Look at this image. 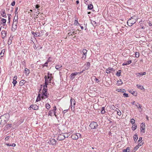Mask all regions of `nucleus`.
<instances>
[{"label":"nucleus","instance_id":"obj_42","mask_svg":"<svg viewBox=\"0 0 152 152\" xmlns=\"http://www.w3.org/2000/svg\"><path fill=\"white\" fill-rule=\"evenodd\" d=\"M47 93V89H43L42 91V93Z\"/></svg>","mask_w":152,"mask_h":152},{"label":"nucleus","instance_id":"obj_12","mask_svg":"<svg viewBox=\"0 0 152 152\" xmlns=\"http://www.w3.org/2000/svg\"><path fill=\"white\" fill-rule=\"evenodd\" d=\"M1 37L4 39L6 36L7 32L3 30L1 32Z\"/></svg>","mask_w":152,"mask_h":152},{"label":"nucleus","instance_id":"obj_16","mask_svg":"<svg viewBox=\"0 0 152 152\" xmlns=\"http://www.w3.org/2000/svg\"><path fill=\"white\" fill-rule=\"evenodd\" d=\"M71 104H73L74 105L75 104V99L71 97L70 99Z\"/></svg>","mask_w":152,"mask_h":152},{"label":"nucleus","instance_id":"obj_35","mask_svg":"<svg viewBox=\"0 0 152 152\" xmlns=\"http://www.w3.org/2000/svg\"><path fill=\"white\" fill-rule=\"evenodd\" d=\"M138 148V147H137L136 146L134 148V149L132 152H135L137 150Z\"/></svg>","mask_w":152,"mask_h":152},{"label":"nucleus","instance_id":"obj_55","mask_svg":"<svg viewBox=\"0 0 152 152\" xmlns=\"http://www.w3.org/2000/svg\"><path fill=\"white\" fill-rule=\"evenodd\" d=\"M17 78V76H15L13 78V80H16Z\"/></svg>","mask_w":152,"mask_h":152},{"label":"nucleus","instance_id":"obj_41","mask_svg":"<svg viewBox=\"0 0 152 152\" xmlns=\"http://www.w3.org/2000/svg\"><path fill=\"white\" fill-rule=\"evenodd\" d=\"M53 111H50L49 112V113H48V115L50 116H52V113H53L52 112Z\"/></svg>","mask_w":152,"mask_h":152},{"label":"nucleus","instance_id":"obj_8","mask_svg":"<svg viewBox=\"0 0 152 152\" xmlns=\"http://www.w3.org/2000/svg\"><path fill=\"white\" fill-rule=\"evenodd\" d=\"M87 50L86 49H83L82 52L83 53V55L82 57V58L83 60H85L86 58V54Z\"/></svg>","mask_w":152,"mask_h":152},{"label":"nucleus","instance_id":"obj_45","mask_svg":"<svg viewBox=\"0 0 152 152\" xmlns=\"http://www.w3.org/2000/svg\"><path fill=\"white\" fill-rule=\"evenodd\" d=\"M15 4V1H13V2L11 3V5L12 6H14Z\"/></svg>","mask_w":152,"mask_h":152},{"label":"nucleus","instance_id":"obj_51","mask_svg":"<svg viewBox=\"0 0 152 152\" xmlns=\"http://www.w3.org/2000/svg\"><path fill=\"white\" fill-rule=\"evenodd\" d=\"M10 138V137L9 136H7L5 138V140H8Z\"/></svg>","mask_w":152,"mask_h":152},{"label":"nucleus","instance_id":"obj_23","mask_svg":"<svg viewBox=\"0 0 152 152\" xmlns=\"http://www.w3.org/2000/svg\"><path fill=\"white\" fill-rule=\"evenodd\" d=\"M136 86L138 88H139L141 90H143V89H144L143 86H142L141 85L137 84V85Z\"/></svg>","mask_w":152,"mask_h":152},{"label":"nucleus","instance_id":"obj_56","mask_svg":"<svg viewBox=\"0 0 152 152\" xmlns=\"http://www.w3.org/2000/svg\"><path fill=\"white\" fill-rule=\"evenodd\" d=\"M105 110H102L101 111V113L102 114H104L105 113Z\"/></svg>","mask_w":152,"mask_h":152},{"label":"nucleus","instance_id":"obj_60","mask_svg":"<svg viewBox=\"0 0 152 152\" xmlns=\"http://www.w3.org/2000/svg\"><path fill=\"white\" fill-rule=\"evenodd\" d=\"M16 145L15 144V143H12V145H11V146L12 147H15Z\"/></svg>","mask_w":152,"mask_h":152},{"label":"nucleus","instance_id":"obj_2","mask_svg":"<svg viewBox=\"0 0 152 152\" xmlns=\"http://www.w3.org/2000/svg\"><path fill=\"white\" fill-rule=\"evenodd\" d=\"M1 115L0 117V119L1 120V123L3 125H4L8 121V120L9 117V115L8 113H5L4 114L2 112L1 113Z\"/></svg>","mask_w":152,"mask_h":152},{"label":"nucleus","instance_id":"obj_39","mask_svg":"<svg viewBox=\"0 0 152 152\" xmlns=\"http://www.w3.org/2000/svg\"><path fill=\"white\" fill-rule=\"evenodd\" d=\"M1 22L2 23H5L6 21V20L5 19L3 18V19H2L1 20Z\"/></svg>","mask_w":152,"mask_h":152},{"label":"nucleus","instance_id":"obj_4","mask_svg":"<svg viewBox=\"0 0 152 152\" xmlns=\"http://www.w3.org/2000/svg\"><path fill=\"white\" fill-rule=\"evenodd\" d=\"M89 126L92 129H96L97 127L98 124L96 122L93 121L91 123Z\"/></svg>","mask_w":152,"mask_h":152},{"label":"nucleus","instance_id":"obj_7","mask_svg":"<svg viewBox=\"0 0 152 152\" xmlns=\"http://www.w3.org/2000/svg\"><path fill=\"white\" fill-rule=\"evenodd\" d=\"M38 106L36 105H31L29 108V110H31L32 108L34 110H37L38 109Z\"/></svg>","mask_w":152,"mask_h":152},{"label":"nucleus","instance_id":"obj_58","mask_svg":"<svg viewBox=\"0 0 152 152\" xmlns=\"http://www.w3.org/2000/svg\"><path fill=\"white\" fill-rule=\"evenodd\" d=\"M47 85H44L43 86V89H47Z\"/></svg>","mask_w":152,"mask_h":152},{"label":"nucleus","instance_id":"obj_33","mask_svg":"<svg viewBox=\"0 0 152 152\" xmlns=\"http://www.w3.org/2000/svg\"><path fill=\"white\" fill-rule=\"evenodd\" d=\"M71 108L72 111L74 112V105L73 106L72 104H71Z\"/></svg>","mask_w":152,"mask_h":152},{"label":"nucleus","instance_id":"obj_62","mask_svg":"<svg viewBox=\"0 0 152 152\" xmlns=\"http://www.w3.org/2000/svg\"><path fill=\"white\" fill-rule=\"evenodd\" d=\"M48 62H46L45 63V64H44V66H48Z\"/></svg>","mask_w":152,"mask_h":152},{"label":"nucleus","instance_id":"obj_1","mask_svg":"<svg viewBox=\"0 0 152 152\" xmlns=\"http://www.w3.org/2000/svg\"><path fill=\"white\" fill-rule=\"evenodd\" d=\"M18 7H17L15 8V15L14 18L12 26V30L13 31H15L17 28V24L18 23Z\"/></svg>","mask_w":152,"mask_h":152},{"label":"nucleus","instance_id":"obj_34","mask_svg":"<svg viewBox=\"0 0 152 152\" xmlns=\"http://www.w3.org/2000/svg\"><path fill=\"white\" fill-rule=\"evenodd\" d=\"M76 33L75 32V31H72V32L70 33V32H69V33H68V34L69 35H72V34L75 35L76 34Z\"/></svg>","mask_w":152,"mask_h":152},{"label":"nucleus","instance_id":"obj_63","mask_svg":"<svg viewBox=\"0 0 152 152\" xmlns=\"http://www.w3.org/2000/svg\"><path fill=\"white\" fill-rule=\"evenodd\" d=\"M142 137H140L138 141L139 142L140 141H141L142 140Z\"/></svg>","mask_w":152,"mask_h":152},{"label":"nucleus","instance_id":"obj_46","mask_svg":"<svg viewBox=\"0 0 152 152\" xmlns=\"http://www.w3.org/2000/svg\"><path fill=\"white\" fill-rule=\"evenodd\" d=\"M40 99H41L40 97H37L36 99V101L37 102H38L40 100Z\"/></svg>","mask_w":152,"mask_h":152},{"label":"nucleus","instance_id":"obj_27","mask_svg":"<svg viewBox=\"0 0 152 152\" xmlns=\"http://www.w3.org/2000/svg\"><path fill=\"white\" fill-rule=\"evenodd\" d=\"M25 81L24 80H22L20 82V86H22L25 83Z\"/></svg>","mask_w":152,"mask_h":152},{"label":"nucleus","instance_id":"obj_26","mask_svg":"<svg viewBox=\"0 0 152 152\" xmlns=\"http://www.w3.org/2000/svg\"><path fill=\"white\" fill-rule=\"evenodd\" d=\"M93 8V6L92 4H89L88 7V9L89 10H91Z\"/></svg>","mask_w":152,"mask_h":152},{"label":"nucleus","instance_id":"obj_47","mask_svg":"<svg viewBox=\"0 0 152 152\" xmlns=\"http://www.w3.org/2000/svg\"><path fill=\"white\" fill-rule=\"evenodd\" d=\"M132 62V61L131 60H129L128 61H127V64H131Z\"/></svg>","mask_w":152,"mask_h":152},{"label":"nucleus","instance_id":"obj_59","mask_svg":"<svg viewBox=\"0 0 152 152\" xmlns=\"http://www.w3.org/2000/svg\"><path fill=\"white\" fill-rule=\"evenodd\" d=\"M39 6L38 5V4L36 5V6H35V8H36V9H38V8H39Z\"/></svg>","mask_w":152,"mask_h":152},{"label":"nucleus","instance_id":"obj_25","mask_svg":"<svg viewBox=\"0 0 152 152\" xmlns=\"http://www.w3.org/2000/svg\"><path fill=\"white\" fill-rule=\"evenodd\" d=\"M62 65H57L56 66L55 68L57 70H59L62 67Z\"/></svg>","mask_w":152,"mask_h":152},{"label":"nucleus","instance_id":"obj_40","mask_svg":"<svg viewBox=\"0 0 152 152\" xmlns=\"http://www.w3.org/2000/svg\"><path fill=\"white\" fill-rule=\"evenodd\" d=\"M139 56V53L138 52H136L135 53V57L136 58H138Z\"/></svg>","mask_w":152,"mask_h":152},{"label":"nucleus","instance_id":"obj_6","mask_svg":"<svg viewBox=\"0 0 152 152\" xmlns=\"http://www.w3.org/2000/svg\"><path fill=\"white\" fill-rule=\"evenodd\" d=\"M140 131L141 132L143 133H145V123H142L140 125Z\"/></svg>","mask_w":152,"mask_h":152},{"label":"nucleus","instance_id":"obj_53","mask_svg":"<svg viewBox=\"0 0 152 152\" xmlns=\"http://www.w3.org/2000/svg\"><path fill=\"white\" fill-rule=\"evenodd\" d=\"M68 110H64L63 111V113L64 114L66 112H67Z\"/></svg>","mask_w":152,"mask_h":152},{"label":"nucleus","instance_id":"obj_57","mask_svg":"<svg viewBox=\"0 0 152 152\" xmlns=\"http://www.w3.org/2000/svg\"><path fill=\"white\" fill-rule=\"evenodd\" d=\"M137 104H138L139 106L138 107V108H140L141 109L142 107V105L140 104H139L138 103H137Z\"/></svg>","mask_w":152,"mask_h":152},{"label":"nucleus","instance_id":"obj_11","mask_svg":"<svg viewBox=\"0 0 152 152\" xmlns=\"http://www.w3.org/2000/svg\"><path fill=\"white\" fill-rule=\"evenodd\" d=\"M48 95L49 94H47V93H42V98L43 99L48 98Z\"/></svg>","mask_w":152,"mask_h":152},{"label":"nucleus","instance_id":"obj_49","mask_svg":"<svg viewBox=\"0 0 152 152\" xmlns=\"http://www.w3.org/2000/svg\"><path fill=\"white\" fill-rule=\"evenodd\" d=\"M86 65L87 66H88V67H90V63L88 62H87V64H86Z\"/></svg>","mask_w":152,"mask_h":152},{"label":"nucleus","instance_id":"obj_5","mask_svg":"<svg viewBox=\"0 0 152 152\" xmlns=\"http://www.w3.org/2000/svg\"><path fill=\"white\" fill-rule=\"evenodd\" d=\"M66 137H65V135H64L62 134H61L58 135V136L57 140L60 141L61 140H64L65 138Z\"/></svg>","mask_w":152,"mask_h":152},{"label":"nucleus","instance_id":"obj_43","mask_svg":"<svg viewBox=\"0 0 152 152\" xmlns=\"http://www.w3.org/2000/svg\"><path fill=\"white\" fill-rule=\"evenodd\" d=\"M17 83V81H16V80H13V84L14 86H15Z\"/></svg>","mask_w":152,"mask_h":152},{"label":"nucleus","instance_id":"obj_61","mask_svg":"<svg viewBox=\"0 0 152 152\" xmlns=\"http://www.w3.org/2000/svg\"><path fill=\"white\" fill-rule=\"evenodd\" d=\"M89 67L87 66L86 65V66H85V69L86 70H87L89 68Z\"/></svg>","mask_w":152,"mask_h":152},{"label":"nucleus","instance_id":"obj_54","mask_svg":"<svg viewBox=\"0 0 152 152\" xmlns=\"http://www.w3.org/2000/svg\"><path fill=\"white\" fill-rule=\"evenodd\" d=\"M116 91L120 92H122V89H117L116 90Z\"/></svg>","mask_w":152,"mask_h":152},{"label":"nucleus","instance_id":"obj_37","mask_svg":"<svg viewBox=\"0 0 152 152\" xmlns=\"http://www.w3.org/2000/svg\"><path fill=\"white\" fill-rule=\"evenodd\" d=\"M91 23L94 26H96L97 25L96 22L94 21H91Z\"/></svg>","mask_w":152,"mask_h":152},{"label":"nucleus","instance_id":"obj_48","mask_svg":"<svg viewBox=\"0 0 152 152\" xmlns=\"http://www.w3.org/2000/svg\"><path fill=\"white\" fill-rule=\"evenodd\" d=\"M21 64L23 66H25V61H22L21 63Z\"/></svg>","mask_w":152,"mask_h":152},{"label":"nucleus","instance_id":"obj_64","mask_svg":"<svg viewBox=\"0 0 152 152\" xmlns=\"http://www.w3.org/2000/svg\"><path fill=\"white\" fill-rule=\"evenodd\" d=\"M125 91H125V89H122V92H122L123 93H124V92H125Z\"/></svg>","mask_w":152,"mask_h":152},{"label":"nucleus","instance_id":"obj_32","mask_svg":"<svg viewBox=\"0 0 152 152\" xmlns=\"http://www.w3.org/2000/svg\"><path fill=\"white\" fill-rule=\"evenodd\" d=\"M132 128L133 130H134L137 129V126L134 124L132 126Z\"/></svg>","mask_w":152,"mask_h":152},{"label":"nucleus","instance_id":"obj_10","mask_svg":"<svg viewBox=\"0 0 152 152\" xmlns=\"http://www.w3.org/2000/svg\"><path fill=\"white\" fill-rule=\"evenodd\" d=\"M52 74H50L49 72L48 73V79H49L48 83H50L51 80L53 78V77L52 76Z\"/></svg>","mask_w":152,"mask_h":152},{"label":"nucleus","instance_id":"obj_38","mask_svg":"<svg viewBox=\"0 0 152 152\" xmlns=\"http://www.w3.org/2000/svg\"><path fill=\"white\" fill-rule=\"evenodd\" d=\"M135 122V120L134 119L132 118L131 121V123L132 124H134Z\"/></svg>","mask_w":152,"mask_h":152},{"label":"nucleus","instance_id":"obj_28","mask_svg":"<svg viewBox=\"0 0 152 152\" xmlns=\"http://www.w3.org/2000/svg\"><path fill=\"white\" fill-rule=\"evenodd\" d=\"M135 137H134V141H136L138 139V135L137 134H135L134 135Z\"/></svg>","mask_w":152,"mask_h":152},{"label":"nucleus","instance_id":"obj_14","mask_svg":"<svg viewBox=\"0 0 152 152\" xmlns=\"http://www.w3.org/2000/svg\"><path fill=\"white\" fill-rule=\"evenodd\" d=\"M56 141L55 139H52L51 140H50L49 142V143L50 144L54 145L56 143Z\"/></svg>","mask_w":152,"mask_h":152},{"label":"nucleus","instance_id":"obj_31","mask_svg":"<svg viewBox=\"0 0 152 152\" xmlns=\"http://www.w3.org/2000/svg\"><path fill=\"white\" fill-rule=\"evenodd\" d=\"M45 106H46V108L48 110L50 108V104L48 103H47L46 104Z\"/></svg>","mask_w":152,"mask_h":152},{"label":"nucleus","instance_id":"obj_15","mask_svg":"<svg viewBox=\"0 0 152 152\" xmlns=\"http://www.w3.org/2000/svg\"><path fill=\"white\" fill-rule=\"evenodd\" d=\"M24 73H25L26 75H28L30 73L29 70L27 68L25 69Z\"/></svg>","mask_w":152,"mask_h":152},{"label":"nucleus","instance_id":"obj_17","mask_svg":"<svg viewBox=\"0 0 152 152\" xmlns=\"http://www.w3.org/2000/svg\"><path fill=\"white\" fill-rule=\"evenodd\" d=\"M146 73L145 72H143L137 73L136 74L137 76H139L140 75H146Z\"/></svg>","mask_w":152,"mask_h":152},{"label":"nucleus","instance_id":"obj_52","mask_svg":"<svg viewBox=\"0 0 152 152\" xmlns=\"http://www.w3.org/2000/svg\"><path fill=\"white\" fill-rule=\"evenodd\" d=\"M76 134H77V136L78 138H79V137H80L81 136V135L80 133H77Z\"/></svg>","mask_w":152,"mask_h":152},{"label":"nucleus","instance_id":"obj_21","mask_svg":"<svg viewBox=\"0 0 152 152\" xmlns=\"http://www.w3.org/2000/svg\"><path fill=\"white\" fill-rule=\"evenodd\" d=\"M123 83V82L121 80H118L117 83V85L118 86L121 85Z\"/></svg>","mask_w":152,"mask_h":152},{"label":"nucleus","instance_id":"obj_22","mask_svg":"<svg viewBox=\"0 0 152 152\" xmlns=\"http://www.w3.org/2000/svg\"><path fill=\"white\" fill-rule=\"evenodd\" d=\"M112 70H113V68H108L106 69V72L107 73H110Z\"/></svg>","mask_w":152,"mask_h":152},{"label":"nucleus","instance_id":"obj_29","mask_svg":"<svg viewBox=\"0 0 152 152\" xmlns=\"http://www.w3.org/2000/svg\"><path fill=\"white\" fill-rule=\"evenodd\" d=\"M121 70H120L118 71V72L116 74V75L117 76L119 77V76H120V75H121Z\"/></svg>","mask_w":152,"mask_h":152},{"label":"nucleus","instance_id":"obj_9","mask_svg":"<svg viewBox=\"0 0 152 152\" xmlns=\"http://www.w3.org/2000/svg\"><path fill=\"white\" fill-rule=\"evenodd\" d=\"M78 73L77 72H75L73 73H72L70 76V78L71 80H73L75 77L78 74Z\"/></svg>","mask_w":152,"mask_h":152},{"label":"nucleus","instance_id":"obj_24","mask_svg":"<svg viewBox=\"0 0 152 152\" xmlns=\"http://www.w3.org/2000/svg\"><path fill=\"white\" fill-rule=\"evenodd\" d=\"M32 33L34 36H36V37H40L41 36L40 34H38L37 33H35L34 32H32Z\"/></svg>","mask_w":152,"mask_h":152},{"label":"nucleus","instance_id":"obj_20","mask_svg":"<svg viewBox=\"0 0 152 152\" xmlns=\"http://www.w3.org/2000/svg\"><path fill=\"white\" fill-rule=\"evenodd\" d=\"M130 149L129 147H127L126 149L123 150V152H130Z\"/></svg>","mask_w":152,"mask_h":152},{"label":"nucleus","instance_id":"obj_30","mask_svg":"<svg viewBox=\"0 0 152 152\" xmlns=\"http://www.w3.org/2000/svg\"><path fill=\"white\" fill-rule=\"evenodd\" d=\"M74 25L76 26H78L79 25V23H78L77 20H75Z\"/></svg>","mask_w":152,"mask_h":152},{"label":"nucleus","instance_id":"obj_18","mask_svg":"<svg viewBox=\"0 0 152 152\" xmlns=\"http://www.w3.org/2000/svg\"><path fill=\"white\" fill-rule=\"evenodd\" d=\"M129 92L132 94L133 95L136 96L137 95V93L135 91H132L131 90H129Z\"/></svg>","mask_w":152,"mask_h":152},{"label":"nucleus","instance_id":"obj_44","mask_svg":"<svg viewBox=\"0 0 152 152\" xmlns=\"http://www.w3.org/2000/svg\"><path fill=\"white\" fill-rule=\"evenodd\" d=\"M123 96L125 97H128V94L126 93H124L123 94Z\"/></svg>","mask_w":152,"mask_h":152},{"label":"nucleus","instance_id":"obj_50","mask_svg":"<svg viewBox=\"0 0 152 152\" xmlns=\"http://www.w3.org/2000/svg\"><path fill=\"white\" fill-rule=\"evenodd\" d=\"M95 81H96V82L98 83V82H99V80L97 79V78H96L95 79Z\"/></svg>","mask_w":152,"mask_h":152},{"label":"nucleus","instance_id":"obj_36","mask_svg":"<svg viewBox=\"0 0 152 152\" xmlns=\"http://www.w3.org/2000/svg\"><path fill=\"white\" fill-rule=\"evenodd\" d=\"M117 110H116L117 112V114L119 115H121V112L118 109H117Z\"/></svg>","mask_w":152,"mask_h":152},{"label":"nucleus","instance_id":"obj_19","mask_svg":"<svg viewBox=\"0 0 152 152\" xmlns=\"http://www.w3.org/2000/svg\"><path fill=\"white\" fill-rule=\"evenodd\" d=\"M1 12V15L3 17L6 18L7 17V16L5 15V10H2Z\"/></svg>","mask_w":152,"mask_h":152},{"label":"nucleus","instance_id":"obj_13","mask_svg":"<svg viewBox=\"0 0 152 152\" xmlns=\"http://www.w3.org/2000/svg\"><path fill=\"white\" fill-rule=\"evenodd\" d=\"M71 138L73 140H77L78 139V137L77 136L76 134H72L71 136Z\"/></svg>","mask_w":152,"mask_h":152},{"label":"nucleus","instance_id":"obj_3","mask_svg":"<svg viewBox=\"0 0 152 152\" xmlns=\"http://www.w3.org/2000/svg\"><path fill=\"white\" fill-rule=\"evenodd\" d=\"M135 16H134L128 20L127 23L129 26H132L136 23V20L135 19Z\"/></svg>","mask_w":152,"mask_h":152}]
</instances>
